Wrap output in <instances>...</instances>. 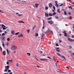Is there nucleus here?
I'll return each mask as SVG.
<instances>
[{
	"mask_svg": "<svg viewBox=\"0 0 74 74\" xmlns=\"http://www.w3.org/2000/svg\"><path fill=\"white\" fill-rule=\"evenodd\" d=\"M17 48V46L15 45H12L11 47V49L12 50H16Z\"/></svg>",
	"mask_w": 74,
	"mask_h": 74,
	"instance_id": "nucleus-1",
	"label": "nucleus"
},
{
	"mask_svg": "<svg viewBox=\"0 0 74 74\" xmlns=\"http://www.w3.org/2000/svg\"><path fill=\"white\" fill-rule=\"evenodd\" d=\"M5 68L6 69H5L4 71H5V72H7V71H8V70L10 69V66H5Z\"/></svg>",
	"mask_w": 74,
	"mask_h": 74,
	"instance_id": "nucleus-2",
	"label": "nucleus"
},
{
	"mask_svg": "<svg viewBox=\"0 0 74 74\" xmlns=\"http://www.w3.org/2000/svg\"><path fill=\"white\" fill-rule=\"evenodd\" d=\"M1 26L3 28V30H5L6 29V28H5V26L4 24H1Z\"/></svg>",
	"mask_w": 74,
	"mask_h": 74,
	"instance_id": "nucleus-3",
	"label": "nucleus"
},
{
	"mask_svg": "<svg viewBox=\"0 0 74 74\" xmlns=\"http://www.w3.org/2000/svg\"><path fill=\"white\" fill-rule=\"evenodd\" d=\"M40 60L42 61H45L46 62H48V59L46 58L40 59Z\"/></svg>",
	"mask_w": 74,
	"mask_h": 74,
	"instance_id": "nucleus-4",
	"label": "nucleus"
},
{
	"mask_svg": "<svg viewBox=\"0 0 74 74\" xmlns=\"http://www.w3.org/2000/svg\"><path fill=\"white\" fill-rule=\"evenodd\" d=\"M68 41H70L71 42H73L74 41V39L73 40L69 38H68Z\"/></svg>",
	"mask_w": 74,
	"mask_h": 74,
	"instance_id": "nucleus-5",
	"label": "nucleus"
},
{
	"mask_svg": "<svg viewBox=\"0 0 74 74\" xmlns=\"http://www.w3.org/2000/svg\"><path fill=\"white\" fill-rule=\"evenodd\" d=\"M23 35L22 34H21L18 35V38H20V37H23Z\"/></svg>",
	"mask_w": 74,
	"mask_h": 74,
	"instance_id": "nucleus-6",
	"label": "nucleus"
},
{
	"mask_svg": "<svg viewBox=\"0 0 74 74\" xmlns=\"http://www.w3.org/2000/svg\"><path fill=\"white\" fill-rule=\"evenodd\" d=\"M55 5L57 7V8H58L59 7V6H58V1H56L55 2Z\"/></svg>",
	"mask_w": 74,
	"mask_h": 74,
	"instance_id": "nucleus-7",
	"label": "nucleus"
},
{
	"mask_svg": "<svg viewBox=\"0 0 74 74\" xmlns=\"http://www.w3.org/2000/svg\"><path fill=\"white\" fill-rule=\"evenodd\" d=\"M48 23H49L50 24V25H52V24H53V21H48Z\"/></svg>",
	"mask_w": 74,
	"mask_h": 74,
	"instance_id": "nucleus-8",
	"label": "nucleus"
},
{
	"mask_svg": "<svg viewBox=\"0 0 74 74\" xmlns=\"http://www.w3.org/2000/svg\"><path fill=\"white\" fill-rule=\"evenodd\" d=\"M44 34H43L42 35V36L41 37L42 40H43V39H44Z\"/></svg>",
	"mask_w": 74,
	"mask_h": 74,
	"instance_id": "nucleus-9",
	"label": "nucleus"
},
{
	"mask_svg": "<svg viewBox=\"0 0 74 74\" xmlns=\"http://www.w3.org/2000/svg\"><path fill=\"white\" fill-rule=\"evenodd\" d=\"M60 57L61 58H62V59H64V60H66V58H65V57L63 56H61Z\"/></svg>",
	"mask_w": 74,
	"mask_h": 74,
	"instance_id": "nucleus-10",
	"label": "nucleus"
},
{
	"mask_svg": "<svg viewBox=\"0 0 74 74\" xmlns=\"http://www.w3.org/2000/svg\"><path fill=\"white\" fill-rule=\"evenodd\" d=\"M39 5V4L38 3H36L35 5V6L36 8H37L38 7V6Z\"/></svg>",
	"mask_w": 74,
	"mask_h": 74,
	"instance_id": "nucleus-11",
	"label": "nucleus"
},
{
	"mask_svg": "<svg viewBox=\"0 0 74 74\" xmlns=\"http://www.w3.org/2000/svg\"><path fill=\"white\" fill-rule=\"evenodd\" d=\"M59 48H56V51H57V52H60V50H59Z\"/></svg>",
	"mask_w": 74,
	"mask_h": 74,
	"instance_id": "nucleus-12",
	"label": "nucleus"
},
{
	"mask_svg": "<svg viewBox=\"0 0 74 74\" xmlns=\"http://www.w3.org/2000/svg\"><path fill=\"white\" fill-rule=\"evenodd\" d=\"M6 51L7 52V53L8 55H9L10 54V51H8V49H6Z\"/></svg>",
	"mask_w": 74,
	"mask_h": 74,
	"instance_id": "nucleus-13",
	"label": "nucleus"
},
{
	"mask_svg": "<svg viewBox=\"0 0 74 74\" xmlns=\"http://www.w3.org/2000/svg\"><path fill=\"white\" fill-rule=\"evenodd\" d=\"M45 15L46 17H48V13H46L45 12Z\"/></svg>",
	"mask_w": 74,
	"mask_h": 74,
	"instance_id": "nucleus-14",
	"label": "nucleus"
},
{
	"mask_svg": "<svg viewBox=\"0 0 74 74\" xmlns=\"http://www.w3.org/2000/svg\"><path fill=\"white\" fill-rule=\"evenodd\" d=\"M18 23H25L22 21H18Z\"/></svg>",
	"mask_w": 74,
	"mask_h": 74,
	"instance_id": "nucleus-15",
	"label": "nucleus"
},
{
	"mask_svg": "<svg viewBox=\"0 0 74 74\" xmlns=\"http://www.w3.org/2000/svg\"><path fill=\"white\" fill-rule=\"evenodd\" d=\"M14 33H15V32L14 31H11V34H14Z\"/></svg>",
	"mask_w": 74,
	"mask_h": 74,
	"instance_id": "nucleus-16",
	"label": "nucleus"
},
{
	"mask_svg": "<svg viewBox=\"0 0 74 74\" xmlns=\"http://www.w3.org/2000/svg\"><path fill=\"white\" fill-rule=\"evenodd\" d=\"M5 36H3L2 38L3 41H5Z\"/></svg>",
	"mask_w": 74,
	"mask_h": 74,
	"instance_id": "nucleus-17",
	"label": "nucleus"
},
{
	"mask_svg": "<svg viewBox=\"0 0 74 74\" xmlns=\"http://www.w3.org/2000/svg\"><path fill=\"white\" fill-rule=\"evenodd\" d=\"M3 55H6V53H5V51H4L3 52Z\"/></svg>",
	"mask_w": 74,
	"mask_h": 74,
	"instance_id": "nucleus-18",
	"label": "nucleus"
},
{
	"mask_svg": "<svg viewBox=\"0 0 74 74\" xmlns=\"http://www.w3.org/2000/svg\"><path fill=\"white\" fill-rule=\"evenodd\" d=\"M52 3H50L49 4V7H52Z\"/></svg>",
	"mask_w": 74,
	"mask_h": 74,
	"instance_id": "nucleus-19",
	"label": "nucleus"
},
{
	"mask_svg": "<svg viewBox=\"0 0 74 74\" xmlns=\"http://www.w3.org/2000/svg\"><path fill=\"white\" fill-rule=\"evenodd\" d=\"M53 15L51 13H49V16H52Z\"/></svg>",
	"mask_w": 74,
	"mask_h": 74,
	"instance_id": "nucleus-20",
	"label": "nucleus"
},
{
	"mask_svg": "<svg viewBox=\"0 0 74 74\" xmlns=\"http://www.w3.org/2000/svg\"><path fill=\"white\" fill-rule=\"evenodd\" d=\"M36 37H38V34L36 33L35 34Z\"/></svg>",
	"mask_w": 74,
	"mask_h": 74,
	"instance_id": "nucleus-21",
	"label": "nucleus"
},
{
	"mask_svg": "<svg viewBox=\"0 0 74 74\" xmlns=\"http://www.w3.org/2000/svg\"><path fill=\"white\" fill-rule=\"evenodd\" d=\"M64 15H67V12L65 11H64Z\"/></svg>",
	"mask_w": 74,
	"mask_h": 74,
	"instance_id": "nucleus-22",
	"label": "nucleus"
},
{
	"mask_svg": "<svg viewBox=\"0 0 74 74\" xmlns=\"http://www.w3.org/2000/svg\"><path fill=\"white\" fill-rule=\"evenodd\" d=\"M9 61H10V62H11V63H12L13 62V60H8Z\"/></svg>",
	"mask_w": 74,
	"mask_h": 74,
	"instance_id": "nucleus-23",
	"label": "nucleus"
},
{
	"mask_svg": "<svg viewBox=\"0 0 74 74\" xmlns=\"http://www.w3.org/2000/svg\"><path fill=\"white\" fill-rule=\"evenodd\" d=\"M57 55H58V56H61V55H60V54L58 53H57Z\"/></svg>",
	"mask_w": 74,
	"mask_h": 74,
	"instance_id": "nucleus-24",
	"label": "nucleus"
},
{
	"mask_svg": "<svg viewBox=\"0 0 74 74\" xmlns=\"http://www.w3.org/2000/svg\"><path fill=\"white\" fill-rule=\"evenodd\" d=\"M27 32L28 33H29V32H30V30L29 29L27 30Z\"/></svg>",
	"mask_w": 74,
	"mask_h": 74,
	"instance_id": "nucleus-25",
	"label": "nucleus"
},
{
	"mask_svg": "<svg viewBox=\"0 0 74 74\" xmlns=\"http://www.w3.org/2000/svg\"><path fill=\"white\" fill-rule=\"evenodd\" d=\"M55 18L56 19H58V18H59V17L58 16H56L55 17Z\"/></svg>",
	"mask_w": 74,
	"mask_h": 74,
	"instance_id": "nucleus-26",
	"label": "nucleus"
},
{
	"mask_svg": "<svg viewBox=\"0 0 74 74\" xmlns=\"http://www.w3.org/2000/svg\"><path fill=\"white\" fill-rule=\"evenodd\" d=\"M7 41H10V38H7Z\"/></svg>",
	"mask_w": 74,
	"mask_h": 74,
	"instance_id": "nucleus-27",
	"label": "nucleus"
},
{
	"mask_svg": "<svg viewBox=\"0 0 74 74\" xmlns=\"http://www.w3.org/2000/svg\"><path fill=\"white\" fill-rule=\"evenodd\" d=\"M27 53V55H29V56H30V55L31 54H30V53Z\"/></svg>",
	"mask_w": 74,
	"mask_h": 74,
	"instance_id": "nucleus-28",
	"label": "nucleus"
},
{
	"mask_svg": "<svg viewBox=\"0 0 74 74\" xmlns=\"http://www.w3.org/2000/svg\"><path fill=\"white\" fill-rule=\"evenodd\" d=\"M52 19V17H50L47 19V20H50Z\"/></svg>",
	"mask_w": 74,
	"mask_h": 74,
	"instance_id": "nucleus-29",
	"label": "nucleus"
},
{
	"mask_svg": "<svg viewBox=\"0 0 74 74\" xmlns=\"http://www.w3.org/2000/svg\"><path fill=\"white\" fill-rule=\"evenodd\" d=\"M36 27V25H35V26L34 27H33V30H34V29H35V27Z\"/></svg>",
	"mask_w": 74,
	"mask_h": 74,
	"instance_id": "nucleus-30",
	"label": "nucleus"
},
{
	"mask_svg": "<svg viewBox=\"0 0 74 74\" xmlns=\"http://www.w3.org/2000/svg\"><path fill=\"white\" fill-rule=\"evenodd\" d=\"M10 72H11V70H8V73H10Z\"/></svg>",
	"mask_w": 74,
	"mask_h": 74,
	"instance_id": "nucleus-31",
	"label": "nucleus"
},
{
	"mask_svg": "<svg viewBox=\"0 0 74 74\" xmlns=\"http://www.w3.org/2000/svg\"><path fill=\"white\" fill-rule=\"evenodd\" d=\"M49 33L47 31H46V32H45V34H47V33Z\"/></svg>",
	"mask_w": 74,
	"mask_h": 74,
	"instance_id": "nucleus-32",
	"label": "nucleus"
},
{
	"mask_svg": "<svg viewBox=\"0 0 74 74\" xmlns=\"http://www.w3.org/2000/svg\"><path fill=\"white\" fill-rule=\"evenodd\" d=\"M68 8H71V9H73V8H72V7L70 6H69Z\"/></svg>",
	"mask_w": 74,
	"mask_h": 74,
	"instance_id": "nucleus-33",
	"label": "nucleus"
},
{
	"mask_svg": "<svg viewBox=\"0 0 74 74\" xmlns=\"http://www.w3.org/2000/svg\"><path fill=\"white\" fill-rule=\"evenodd\" d=\"M53 15H56V12H54L53 14Z\"/></svg>",
	"mask_w": 74,
	"mask_h": 74,
	"instance_id": "nucleus-34",
	"label": "nucleus"
},
{
	"mask_svg": "<svg viewBox=\"0 0 74 74\" xmlns=\"http://www.w3.org/2000/svg\"><path fill=\"white\" fill-rule=\"evenodd\" d=\"M50 30L49 29H48V30L47 31L49 33V32H50Z\"/></svg>",
	"mask_w": 74,
	"mask_h": 74,
	"instance_id": "nucleus-35",
	"label": "nucleus"
},
{
	"mask_svg": "<svg viewBox=\"0 0 74 74\" xmlns=\"http://www.w3.org/2000/svg\"><path fill=\"white\" fill-rule=\"evenodd\" d=\"M60 10V9H58L57 10V11L58 12H59L60 13V12L59 11Z\"/></svg>",
	"mask_w": 74,
	"mask_h": 74,
	"instance_id": "nucleus-36",
	"label": "nucleus"
},
{
	"mask_svg": "<svg viewBox=\"0 0 74 74\" xmlns=\"http://www.w3.org/2000/svg\"><path fill=\"white\" fill-rule=\"evenodd\" d=\"M0 49H1V52H2V48L1 47V46H0Z\"/></svg>",
	"mask_w": 74,
	"mask_h": 74,
	"instance_id": "nucleus-37",
	"label": "nucleus"
},
{
	"mask_svg": "<svg viewBox=\"0 0 74 74\" xmlns=\"http://www.w3.org/2000/svg\"><path fill=\"white\" fill-rule=\"evenodd\" d=\"M67 33H66V34H64V36H65V37L66 36H67Z\"/></svg>",
	"mask_w": 74,
	"mask_h": 74,
	"instance_id": "nucleus-38",
	"label": "nucleus"
},
{
	"mask_svg": "<svg viewBox=\"0 0 74 74\" xmlns=\"http://www.w3.org/2000/svg\"><path fill=\"white\" fill-rule=\"evenodd\" d=\"M19 32H18L15 33V35H18V34H19Z\"/></svg>",
	"mask_w": 74,
	"mask_h": 74,
	"instance_id": "nucleus-39",
	"label": "nucleus"
},
{
	"mask_svg": "<svg viewBox=\"0 0 74 74\" xmlns=\"http://www.w3.org/2000/svg\"><path fill=\"white\" fill-rule=\"evenodd\" d=\"M48 7H47V6H46L45 7V10H48Z\"/></svg>",
	"mask_w": 74,
	"mask_h": 74,
	"instance_id": "nucleus-40",
	"label": "nucleus"
},
{
	"mask_svg": "<svg viewBox=\"0 0 74 74\" xmlns=\"http://www.w3.org/2000/svg\"><path fill=\"white\" fill-rule=\"evenodd\" d=\"M6 45L7 46H8V45H9V44H8V43L7 42L6 44Z\"/></svg>",
	"mask_w": 74,
	"mask_h": 74,
	"instance_id": "nucleus-41",
	"label": "nucleus"
},
{
	"mask_svg": "<svg viewBox=\"0 0 74 74\" xmlns=\"http://www.w3.org/2000/svg\"><path fill=\"white\" fill-rule=\"evenodd\" d=\"M16 66L17 67H18V66H19V64H18V63H17L16 64Z\"/></svg>",
	"mask_w": 74,
	"mask_h": 74,
	"instance_id": "nucleus-42",
	"label": "nucleus"
},
{
	"mask_svg": "<svg viewBox=\"0 0 74 74\" xmlns=\"http://www.w3.org/2000/svg\"><path fill=\"white\" fill-rule=\"evenodd\" d=\"M60 6H63V4H61V5L59 6V7H60Z\"/></svg>",
	"mask_w": 74,
	"mask_h": 74,
	"instance_id": "nucleus-43",
	"label": "nucleus"
},
{
	"mask_svg": "<svg viewBox=\"0 0 74 74\" xmlns=\"http://www.w3.org/2000/svg\"><path fill=\"white\" fill-rule=\"evenodd\" d=\"M49 32H50V33H52V34H53V32H52V31H50Z\"/></svg>",
	"mask_w": 74,
	"mask_h": 74,
	"instance_id": "nucleus-44",
	"label": "nucleus"
},
{
	"mask_svg": "<svg viewBox=\"0 0 74 74\" xmlns=\"http://www.w3.org/2000/svg\"><path fill=\"white\" fill-rule=\"evenodd\" d=\"M0 12H1V13H3V11L2 10H0Z\"/></svg>",
	"mask_w": 74,
	"mask_h": 74,
	"instance_id": "nucleus-45",
	"label": "nucleus"
},
{
	"mask_svg": "<svg viewBox=\"0 0 74 74\" xmlns=\"http://www.w3.org/2000/svg\"><path fill=\"white\" fill-rule=\"evenodd\" d=\"M56 46H59V45H58V44L56 43Z\"/></svg>",
	"mask_w": 74,
	"mask_h": 74,
	"instance_id": "nucleus-46",
	"label": "nucleus"
},
{
	"mask_svg": "<svg viewBox=\"0 0 74 74\" xmlns=\"http://www.w3.org/2000/svg\"><path fill=\"white\" fill-rule=\"evenodd\" d=\"M36 67H38V68H41V67H40V66H37Z\"/></svg>",
	"mask_w": 74,
	"mask_h": 74,
	"instance_id": "nucleus-47",
	"label": "nucleus"
},
{
	"mask_svg": "<svg viewBox=\"0 0 74 74\" xmlns=\"http://www.w3.org/2000/svg\"><path fill=\"white\" fill-rule=\"evenodd\" d=\"M2 45H3V47H5V45H4V44L3 43Z\"/></svg>",
	"mask_w": 74,
	"mask_h": 74,
	"instance_id": "nucleus-48",
	"label": "nucleus"
},
{
	"mask_svg": "<svg viewBox=\"0 0 74 74\" xmlns=\"http://www.w3.org/2000/svg\"><path fill=\"white\" fill-rule=\"evenodd\" d=\"M53 8L54 9V10H55V6H53Z\"/></svg>",
	"mask_w": 74,
	"mask_h": 74,
	"instance_id": "nucleus-49",
	"label": "nucleus"
},
{
	"mask_svg": "<svg viewBox=\"0 0 74 74\" xmlns=\"http://www.w3.org/2000/svg\"><path fill=\"white\" fill-rule=\"evenodd\" d=\"M64 33V34H66V31H64L63 32Z\"/></svg>",
	"mask_w": 74,
	"mask_h": 74,
	"instance_id": "nucleus-50",
	"label": "nucleus"
},
{
	"mask_svg": "<svg viewBox=\"0 0 74 74\" xmlns=\"http://www.w3.org/2000/svg\"><path fill=\"white\" fill-rule=\"evenodd\" d=\"M18 16H22V14H18Z\"/></svg>",
	"mask_w": 74,
	"mask_h": 74,
	"instance_id": "nucleus-51",
	"label": "nucleus"
},
{
	"mask_svg": "<svg viewBox=\"0 0 74 74\" xmlns=\"http://www.w3.org/2000/svg\"><path fill=\"white\" fill-rule=\"evenodd\" d=\"M53 60H54L55 62H56V60H55V58H53Z\"/></svg>",
	"mask_w": 74,
	"mask_h": 74,
	"instance_id": "nucleus-52",
	"label": "nucleus"
},
{
	"mask_svg": "<svg viewBox=\"0 0 74 74\" xmlns=\"http://www.w3.org/2000/svg\"><path fill=\"white\" fill-rule=\"evenodd\" d=\"M2 36H5V34L4 33H3L2 34Z\"/></svg>",
	"mask_w": 74,
	"mask_h": 74,
	"instance_id": "nucleus-53",
	"label": "nucleus"
},
{
	"mask_svg": "<svg viewBox=\"0 0 74 74\" xmlns=\"http://www.w3.org/2000/svg\"><path fill=\"white\" fill-rule=\"evenodd\" d=\"M69 48H70V49H71V48H72V47H71V46H69Z\"/></svg>",
	"mask_w": 74,
	"mask_h": 74,
	"instance_id": "nucleus-54",
	"label": "nucleus"
},
{
	"mask_svg": "<svg viewBox=\"0 0 74 74\" xmlns=\"http://www.w3.org/2000/svg\"><path fill=\"white\" fill-rule=\"evenodd\" d=\"M7 64H9V62H7Z\"/></svg>",
	"mask_w": 74,
	"mask_h": 74,
	"instance_id": "nucleus-55",
	"label": "nucleus"
},
{
	"mask_svg": "<svg viewBox=\"0 0 74 74\" xmlns=\"http://www.w3.org/2000/svg\"><path fill=\"white\" fill-rule=\"evenodd\" d=\"M45 28V27L44 26H43L42 27V29H44V28Z\"/></svg>",
	"mask_w": 74,
	"mask_h": 74,
	"instance_id": "nucleus-56",
	"label": "nucleus"
},
{
	"mask_svg": "<svg viewBox=\"0 0 74 74\" xmlns=\"http://www.w3.org/2000/svg\"><path fill=\"white\" fill-rule=\"evenodd\" d=\"M48 58H49V59H52L51 58L49 57H47Z\"/></svg>",
	"mask_w": 74,
	"mask_h": 74,
	"instance_id": "nucleus-57",
	"label": "nucleus"
},
{
	"mask_svg": "<svg viewBox=\"0 0 74 74\" xmlns=\"http://www.w3.org/2000/svg\"><path fill=\"white\" fill-rule=\"evenodd\" d=\"M70 19H72V17L71 16V17H70Z\"/></svg>",
	"mask_w": 74,
	"mask_h": 74,
	"instance_id": "nucleus-58",
	"label": "nucleus"
},
{
	"mask_svg": "<svg viewBox=\"0 0 74 74\" xmlns=\"http://www.w3.org/2000/svg\"><path fill=\"white\" fill-rule=\"evenodd\" d=\"M43 24H45V21H43Z\"/></svg>",
	"mask_w": 74,
	"mask_h": 74,
	"instance_id": "nucleus-59",
	"label": "nucleus"
},
{
	"mask_svg": "<svg viewBox=\"0 0 74 74\" xmlns=\"http://www.w3.org/2000/svg\"><path fill=\"white\" fill-rule=\"evenodd\" d=\"M59 42H60V43H61V40H59Z\"/></svg>",
	"mask_w": 74,
	"mask_h": 74,
	"instance_id": "nucleus-60",
	"label": "nucleus"
},
{
	"mask_svg": "<svg viewBox=\"0 0 74 74\" xmlns=\"http://www.w3.org/2000/svg\"><path fill=\"white\" fill-rule=\"evenodd\" d=\"M7 32L6 31H5V32H4V33L5 34H6V33H7Z\"/></svg>",
	"mask_w": 74,
	"mask_h": 74,
	"instance_id": "nucleus-61",
	"label": "nucleus"
},
{
	"mask_svg": "<svg viewBox=\"0 0 74 74\" xmlns=\"http://www.w3.org/2000/svg\"><path fill=\"white\" fill-rule=\"evenodd\" d=\"M7 32H9L10 31V30L9 29H7Z\"/></svg>",
	"mask_w": 74,
	"mask_h": 74,
	"instance_id": "nucleus-62",
	"label": "nucleus"
},
{
	"mask_svg": "<svg viewBox=\"0 0 74 74\" xmlns=\"http://www.w3.org/2000/svg\"><path fill=\"white\" fill-rule=\"evenodd\" d=\"M72 38H74V36L72 35Z\"/></svg>",
	"mask_w": 74,
	"mask_h": 74,
	"instance_id": "nucleus-63",
	"label": "nucleus"
},
{
	"mask_svg": "<svg viewBox=\"0 0 74 74\" xmlns=\"http://www.w3.org/2000/svg\"><path fill=\"white\" fill-rule=\"evenodd\" d=\"M9 74H12V72H10L9 73Z\"/></svg>",
	"mask_w": 74,
	"mask_h": 74,
	"instance_id": "nucleus-64",
	"label": "nucleus"
}]
</instances>
